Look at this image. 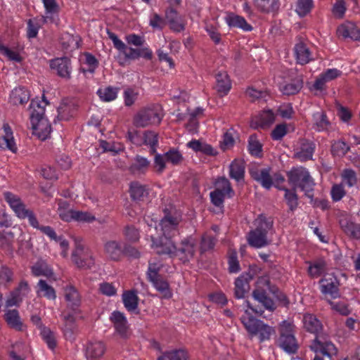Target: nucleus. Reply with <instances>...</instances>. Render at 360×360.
Masks as SVG:
<instances>
[{"label": "nucleus", "instance_id": "obj_13", "mask_svg": "<svg viewBox=\"0 0 360 360\" xmlns=\"http://www.w3.org/2000/svg\"><path fill=\"white\" fill-rule=\"evenodd\" d=\"M172 237L151 236V247L158 255H167L170 257H174L175 243L171 240Z\"/></svg>", "mask_w": 360, "mask_h": 360}, {"label": "nucleus", "instance_id": "obj_44", "mask_svg": "<svg viewBox=\"0 0 360 360\" xmlns=\"http://www.w3.org/2000/svg\"><path fill=\"white\" fill-rule=\"evenodd\" d=\"M30 99V93L25 87L15 88L10 94V102L13 105H23Z\"/></svg>", "mask_w": 360, "mask_h": 360}, {"label": "nucleus", "instance_id": "obj_36", "mask_svg": "<svg viewBox=\"0 0 360 360\" xmlns=\"http://www.w3.org/2000/svg\"><path fill=\"white\" fill-rule=\"evenodd\" d=\"M248 242L252 247L260 248L268 245L267 235L259 231V230H251L248 235Z\"/></svg>", "mask_w": 360, "mask_h": 360}, {"label": "nucleus", "instance_id": "obj_17", "mask_svg": "<svg viewBox=\"0 0 360 360\" xmlns=\"http://www.w3.org/2000/svg\"><path fill=\"white\" fill-rule=\"evenodd\" d=\"M0 150H8L13 153L18 151L13 132L8 123L4 124L0 129Z\"/></svg>", "mask_w": 360, "mask_h": 360}, {"label": "nucleus", "instance_id": "obj_4", "mask_svg": "<svg viewBox=\"0 0 360 360\" xmlns=\"http://www.w3.org/2000/svg\"><path fill=\"white\" fill-rule=\"evenodd\" d=\"M240 320L251 338L258 336L260 342L270 340L271 335L275 333L273 327L252 316H243Z\"/></svg>", "mask_w": 360, "mask_h": 360}, {"label": "nucleus", "instance_id": "obj_23", "mask_svg": "<svg viewBox=\"0 0 360 360\" xmlns=\"http://www.w3.org/2000/svg\"><path fill=\"white\" fill-rule=\"evenodd\" d=\"M4 316L9 328L18 332L25 330L26 326L22 321L19 311L17 309L7 310Z\"/></svg>", "mask_w": 360, "mask_h": 360}, {"label": "nucleus", "instance_id": "obj_38", "mask_svg": "<svg viewBox=\"0 0 360 360\" xmlns=\"http://www.w3.org/2000/svg\"><path fill=\"white\" fill-rule=\"evenodd\" d=\"M303 83L302 76L300 75L292 78L290 82L283 84L280 89L285 95H294L302 89Z\"/></svg>", "mask_w": 360, "mask_h": 360}, {"label": "nucleus", "instance_id": "obj_62", "mask_svg": "<svg viewBox=\"0 0 360 360\" xmlns=\"http://www.w3.org/2000/svg\"><path fill=\"white\" fill-rule=\"evenodd\" d=\"M14 235L11 232H2L0 233L1 248L6 252H11Z\"/></svg>", "mask_w": 360, "mask_h": 360}, {"label": "nucleus", "instance_id": "obj_1", "mask_svg": "<svg viewBox=\"0 0 360 360\" xmlns=\"http://www.w3.org/2000/svg\"><path fill=\"white\" fill-rule=\"evenodd\" d=\"M302 321L306 330L316 335V338L310 345L311 350L315 353L320 352L323 356L328 357L336 354L337 349L334 344L319 335L323 329V325L315 315L306 314L303 316Z\"/></svg>", "mask_w": 360, "mask_h": 360}, {"label": "nucleus", "instance_id": "obj_60", "mask_svg": "<svg viewBox=\"0 0 360 360\" xmlns=\"http://www.w3.org/2000/svg\"><path fill=\"white\" fill-rule=\"evenodd\" d=\"M167 162L171 163L173 165H178L181 163L184 157L181 152L174 148H170L168 151L164 153Z\"/></svg>", "mask_w": 360, "mask_h": 360}, {"label": "nucleus", "instance_id": "obj_19", "mask_svg": "<svg viewBox=\"0 0 360 360\" xmlns=\"http://www.w3.org/2000/svg\"><path fill=\"white\" fill-rule=\"evenodd\" d=\"M123 245L122 242L118 240H107L103 245L106 257L111 261H120L123 257Z\"/></svg>", "mask_w": 360, "mask_h": 360}, {"label": "nucleus", "instance_id": "obj_53", "mask_svg": "<svg viewBox=\"0 0 360 360\" xmlns=\"http://www.w3.org/2000/svg\"><path fill=\"white\" fill-rule=\"evenodd\" d=\"M105 351V346L103 342H90L86 347V354L91 359H98L102 356Z\"/></svg>", "mask_w": 360, "mask_h": 360}, {"label": "nucleus", "instance_id": "obj_58", "mask_svg": "<svg viewBox=\"0 0 360 360\" xmlns=\"http://www.w3.org/2000/svg\"><path fill=\"white\" fill-rule=\"evenodd\" d=\"M41 336L43 340L46 343L48 347L54 350L57 346L56 336L55 333L49 328L43 327L41 330Z\"/></svg>", "mask_w": 360, "mask_h": 360}, {"label": "nucleus", "instance_id": "obj_3", "mask_svg": "<svg viewBox=\"0 0 360 360\" xmlns=\"http://www.w3.org/2000/svg\"><path fill=\"white\" fill-rule=\"evenodd\" d=\"M164 116L162 106L150 104L140 109L134 117V124L137 127L159 124Z\"/></svg>", "mask_w": 360, "mask_h": 360}, {"label": "nucleus", "instance_id": "obj_40", "mask_svg": "<svg viewBox=\"0 0 360 360\" xmlns=\"http://www.w3.org/2000/svg\"><path fill=\"white\" fill-rule=\"evenodd\" d=\"M189 354L186 349H173L162 352L157 360H188Z\"/></svg>", "mask_w": 360, "mask_h": 360}, {"label": "nucleus", "instance_id": "obj_6", "mask_svg": "<svg viewBox=\"0 0 360 360\" xmlns=\"http://www.w3.org/2000/svg\"><path fill=\"white\" fill-rule=\"evenodd\" d=\"M182 221V214L175 208H165L163 217L160 221L162 235L165 237H174L179 233V224Z\"/></svg>", "mask_w": 360, "mask_h": 360}, {"label": "nucleus", "instance_id": "obj_9", "mask_svg": "<svg viewBox=\"0 0 360 360\" xmlns=\"http://www.w3.org/2000/svg\"><path fill=\"white\" fill-rule=\"evenodd\" d=\"M160 269L161 266L160 264L149 262L146 272L147 279L164 298L169 299L172 297V293L169 283L160 274Z\"/></svg>", "mask_w": 360, "mask_h": 360}, {"label": "nucleus", "instance_id": "obj_2", "mask_svg": "<svg viewBox=\"0 0 360 360\" xmlns=\"http://www.w3.org/2000/svg\"><path fill=\"white\" fill-rule=\"evenodd\" d=\"M278 333V346L288 354H295L299 349V344L295 335L294 324L283 321L279 324Z\"/></svg>", "mask_w": 360, "mask_h": 360}, {"label": "nucleus", "instance_id": "obj_18", "mask_svg": "<svg viewBox=\"0 0 360 360\" xmlns=\"http://www.w3.org/2000/svg\"><path fill=\"white\" fill-rule=\"evenodd\" d=\"M50 68L57 75L64 79H70L72 67L70 59L66 56L56 58L50 60Z\"/></svg>", "mask_w": 360, "mask_h": 360}, {"label": "nucleus", "instance_id": "obj_24", "mask_svg": "<svg viewBox=\"0 0 360 360\" xmlns=\"http://www.w3.org/2000/svg\"><path fill=\"white\" fill-rule=\"evenodd\" d=\"M253 276L250 272L243 273L235 281L234 296L237 299L245 297V293L249 289V282Z\"/></svg>", "mask_w": 360, "mask_h": 360}, {"label": "nucleus", "instance_id": "obj_34", "mask_svg": "<svg viewBox=\"0 0 360 360\" xmlns=\"http://www.w3.org/2000/svg\"><path fill=\"white\" fill-rule=\"evenodd\" d=\"M257 9L263 13H276L280 8L279 0H253Z\"/></svg>", "mask_w": 360, "mask_h": 360}, {"label": "nucleus", "instance_id": "obj_45", "mask_svg": "<svg viewBox=\"0 0 360 360\" xmlns=\"http://www.w3.org/2000/svg\"><path fill=\"white\" fill-rule=\"evenodd\" d=\"M312 122L314 129L318 131H326L330 125V122L323 111L314 112L312 115Z\"/></svg>", "mask_w": 360, "mask_h": 360}, {"label": "nucleus", "instance_id": "obj_51", "mask_svg": "<svg viewBox=\"0 0 360 360\" xmlns=\"http://www.w3.org/2000/svg\"><path fill=\"white\" fill-rule=\"evenodd\" d=\"M248 141L249 153L253 157L261 158L262 156V144L258 140L257 134L250 135Z\"/></svg>", "mask_w": 360, "mask_h": 360}, {"label": "nucleus", "instance_id": "obj_25", "mask_svg": "<svg viewBox=\"0 0 360 360\" xmlns=\"http://www.w3.org/2000/svg\"><path fill=\"white\" fill-rule=\"evenodd\" d=\"M337 34L343 39L349 38L354 41L360 39V30L352 22H346L340 25L337 30Z\"/></svg>", "mask_w": 360, "mask_h": 360}, {"label": "nucleus", "instance_id": "obj_61", "mask_svg": "<svg viewBox=\"0 0 360 360\" xmlns=\"http://www.w3.org/2000/svg\"><path fill=\"white\" fill-rule=\"evenodd\" d=\"M45 12L46 17L45 20L46 19H49L51 22L53 21L52 15L57 14L59 11V6L56 1V0H42Z\"/></svg>", "mask_w": 360, "mask_h": 360}, {"label": "nucleus", "instance_id": "obj_63", "mask_svg": "<svg viewBox=\"0 0 360 360\" xmlns=\"http://www.w3.org/2000/svg\"><path fill=\"white\" fill-rule=\"evenodd\" d=\"M13 280V273L12 270L6 266L0 267V287H7Z\"/></svg>", "mask_w": 360, "mask_h": 360}, {"label": "nucleus", "instance_id": "obj_37", "mask_svg": "<svg viewBox=\"0 0 360 360\" xmlns=\"http://www.w3.org/2000/svg\"><path fill=\"white\" fill-rule=\"evenodd\" d=\"M307 273L312 278H316L322 276L326 271L327 264L323 258H319L314 262H308Z\"/></svg>", "mask_w": 360, "mask_h": 360}, {"label": "nucleus", "instance_id": "obj_56", "mask_svg": "<svg viewBox=\"0 0 360 360\" xmlns=\"http://www.w3.org/2000/svg\"><path fill=\"white\" fill-rule=\"evenodd\" d=\"M275 121V114L271 110L261 112L257 117V124L261 128L269 127Z\"/></svg>", "mask_w": 360, "mask_h": 360}, {"label": "nucleus", "instance_id": "obj_39", "mask_svg": "<svg viewBox=\"0 0 360 360\" xmlns=\"http://www.w3.org/2000/svg\"><path fill=\"white\" fill-rule=\"evenodd\" d=\"M122 297L123 304L128 311L134 312L138 309L139 298L136 290L124 291Z\"/></svg>", "mask_w": 360, "mask_h": 360}, {"label": "nucleus", "instance_id": "obj_20", "mask_svg": "<svg viewBox=\"0 0 360 360\" xmlns=\"http://www.w3.org/2000/svg\"><path fill=\"white\" fill-rule=\"evenodd\" d=\"M49 104L48 101L44 96L42 97V100L33 99L31 101L30 104V122H34L38 120L44 119L45 107Z\"/></svg>", "mask_w": 360, "mask_h": 360}, {"label": "nucleus", "instance_id": "obj_28", "mask_svg": "<svg viewBox=\"0 0 360 360\" xmlns=\"http://www.w3.org/2000/svg\"><path fill=\"white\" fill-rule=\"evenodd\" d=\"M150 165L148 158L136 155L129 167V171L134 175L145 174Z\"/></svg>", "mask_w": 360, "mask_h": 360}, {"label": "nucleus", "instance_id": "obj_50", "mask_svg": "<svg viewBox=\"0 0 360 360\" xmlns=\"http://www.w3.org/2000/svg\"><path fill=\"white\" fill-rule=\"evenodd\" d=\"M32 274L35 276H44L46 277L51 276L53 274L52 269L43 260H38L31 266Z\"/></svg>", "mask_w": 360, "mask_h": 360}, {"label": "nucleus", "instance_id": "obj_11", "mask_svg": "<svg viewBox=\"0 0 360 360\" xmlns=\"http://www.w3.org/2000/svg\"><path fill=\"white\" fill-rule=\"evenodd\" d=\"M30 291L31 288L28 282L25 280L20 281L18 285L11 291L8 297L6 300V307H19Z\"/></svg>", "mask_w": 360, "mask_h": 360}, {"label": "nucleus", "instance_id": "obj_35", "mask_svg": "<svg viewBox=\"0 0 360 360\" xmlns=\"http://www.w3.org/2000/svg\"><path fill=\"white\" fill-rule=\"evenodd\" d=\"M188 148L198 153L200 152L206 155L216 156L218 152L211 145L200 141L199 140L192 139L186 144Z\"/></svg>", "mask_w": 360, "mask_h": 360}, {"label": "nucleus", "instance_id": "obj_21", "mask_svg": "<svg viewBox=\"0 0 360 360\" xmlns=\"http://www.w3.org/2000/svg\"><path fill=\"white\" fill-rule=\"evenodd\" d=\"M63 326L61 330L63 335L67 340L72 341L75 338L77 332V325L75 316L71 314H63Z\"/></svg>", "mask_w": 360, "mask_h": 360}, {"label": "nucleus", "instance_id": "obj_52", "mask_svg": "<svg viewBox=\"0 0 360 360\" xmlns=\"http://www.w3.org/2000/svg\"><path fill=\"white\" fill-rule=\"evenodd\" d=\"M214 189L219 190L222 195L228 198H233L235 194L230 181L225 176L218 178L216 182V188Z\"/></svg>", "mask_w": 360, "mask_h": 360}, {"label": "nucleus", "instance_id": "obj_31", "mask_svg": "<svg viewBox=\"0 0 360 360\" xmlns=\"http://www.w3.org/2000/svg\"><path fill=\"white\" fill-rule=\"evenodd\" d=\"M252 297L259 303L262 304L264 308L270 311H274L276 307L274 300L269 297L266 290L257 286L252 292Z\"/></svg>", "mask_w": 360, "mask_h": 360}, {"label": "nucleus", "instance_id": "obj_46", "mask_svg": "<svg viewBox=\"0 0 360 360\" xmlns=\"http://www.w3.org/2000/svg\"><path fill=\"white\" fill-rule=\"evenodd\" d=\"M65 300L70 303L72 309H75L80 304V295L77 290L72 285H67L64 288Z\"/></svg>", "mask_w": 360, "mask_h": 360}, {"label": "nucleus", "instance_id": "obj_32", "mask_svg": "<svg viewBox=\"0 0 360 360\" xmlns=\"http://www.w3.org/2000/svg\"><path fill=\"white\" fill-rule=\"evenodd\" d=\"M31 126L33 134L42 141L46 140L51 134V127L46 118L32 122Z\"/></svg>", "mask_w": 360, "mask_h": 360}, {"label": "nucleus", "instance_id": "obj_27", "mask_svg": "<svg viewBox=\"0 0 360 360\" xmlns=\"http://www.w3.org/2000/svg\"><path fill=\"white\" fill-rule=\"evenodd\" d=\"M252 178L259 183L261 186L269 190L273 185V177L270 174V168H263L250 172Z\"/></svg>", "mask_w": 360, "mask_h": 360}, {"label": "nucleus", "instance_id": "obj_47", "mask_svg": "<svg viewBox=\"0 0 360 360\" xmlns=\"http://www.w3.org/2000/svg\"><path fill=\"white\" fill-rule=\"evenodd\" d=\"M256 230L268 235L269 232L273 229L274 220L271 217H266L264 214H259L255 221Z\"/></svg>", "mask_w": 360, "mask_h": 360}, {"label": "nucleus", "instance_id": "obj_12", "mask_svg": "<svg viewBox=\"0 0 360 360\" xmlns=\"http://www.w3.org/2000/svg\"><path fill=\"white\" fill-rule=\"evenodd\" d=\"M165 18L167 24L173 32L179 33L185 30L186 20L174 7L169 6L165 10Z\"/></svg>", "mask_w": 360, "mask_h": 360}, {"label": "nucleus", "instance_id": "obj_55", "mask_svg": "<svg viewBox=\"0 0 360 360\" xmlns=\"http://www.w3.org/2000/svg\"><path fill=\"white\" fill-rule=\"evenodd\" d=\"M285 191L284 198L286 201V204L288 205L289 210L292 212H294L297 206H298V196L296 193V189L292 188L289 189L288 188L283 187V188H280Z\"/></svg>", "mask_w": 360, "mask_h": 360}, {"label": "nucleus", "instance_id": "obj_57", "mask_svg": "<svg viewBox=\"0 0 360 360\" xmlns=\"http://www.w3.org/2000/svg\"><path fill=\"white\" fill-rule=\"evenodd\" d=\"M57 118L59 120H68L73 116V106L65 101H63L57 108Z\"/></svg>", "mask_w": 360, "mask_h": 360}, {"label": "nucleus", "instance_id": "obj_59", "mask_svg": "<svg viewBox=\"0 0 360 360\" xmlns=\"http://www.w3.org/2000/svg\"><path fill=\"white\" fill-rule=\"evenodd\" d=\"M314 7L313 0H297L295 11L300 17H304Z\"/></svg>", "mask_w": 360, "mask_h": 360}, {"label": "nucleus", "instance_id": "obj_33", "mask_svg": "<svg viewBox=\"0 0 360 360\" xmlns=\"http://www.w3.org/2000/svg\"><path fill=\"white\" fill-rule=\"evenodd\" d=\"M226 22L230 27L240 29L244 32H250L253 29L244 17L234 13L229 14L226 18Z\"/></svg>", "mask_w": 360, "mask_h": 360}, {"label": "nucleus", "instance_id": "obj_49", "mask_svg": "<svg viewBox=\"0 0 360 360\" xmlns=\"http://www.w3.org/2000/svg\"><path fill=\"white\" fill-rule=\"evenodd\" d=\"M264 282L266 285L269 291L274 295L275 298L278 300L279 304L284 307H288L289 304V300L286 295L281 291L277 287L271 285L269 279L262 278L259 283Z\"/></svg>", "mask_w": 360, "mask_h": 360}, {"label": "nucleus", "instance_id": "obj_16", "mask_svg": "<svg viewBox=\"0 0 360 360\" xmlns=\"http://www.w3.org/2000/svg\"><path fill=\"white\" fill-rule=\"evenodd\" d=\"M321 292L329 296L330 299H337L340 297V281L335 276L323 278L319 281Z\"/></svg>", "mask_w": 360, "mask_h": 360}, {"label": "nucleus", "instance_id": "obj_30", "mask_svg": "<svg viewBox=\"0 0 360 360\" xmlns=\"http://www.w3.org/2000/svg\"><path fill=\"white\" fill-rule=\"evenodd\" d=\"M294 54L297 63L300 65L307 64L312 60L311 53L307 45L303 41H300L295 45Z\"/></svg>", "mask_w": 360, "mask_h": 360}, {"label": "nucleus", "instance_id": "obj_14", "mask_svg": "<svg viewBox=\"0 0 360 360\" xmlns=\"http://www.w3.org/2000/svg\"><path fill=\"white\" fill-rule=\"evenodd\" d=\"M316 149L315 143L306 139L300 140L298 146L294 150V158L300 162L312 160Z\"/></svg>", "mask_w": 360, "mask_h": 360}, {"label": "nucleus", "instance_id": "obj_26", "mask_svg": "<svg viewBox=\"0 0 360 360\" xmlns=\"http://www.w3.org/2000/svg\"><path fill=\"white\" fill-rule=\"evenodd\" d=\"M214 89L217 94L223 97L229 94L231 89V82L226 72H219L216 76Z\"/></svg>", "mask_w": 360, "mask_h": 360}, {"label": "nucleus", "instance_id": "obj_29", "mask_svg": "<svg viewBox=\"0 0 360 360\" xmlns=\"http://www.w3.org/2000/svg\"><path fill=\"white\" fill-rule=\"evenodd\" d=\"M245 164L238 159L233 160L229 165V176L238 184L245 180Z\"/></svg>", "mask_w": 360, "mask_h": 360}, {"label": "nucleus", "instance_id": "obj_8", "mask_svg": "<svg viewBox=\"0 0 360 360\" xmlns=\"http://www.w3.org/2000/svg\"><path fill=\"white\" fill-rule=\"evenodd\" d=\"M74 241L75 248L72 253L73 263L81 269H91L95 264L92 252L84 247L81 238L75 237Z\"/></svg>", "mask_w": 360, "mask_h": 360}, {"label": "nucleus", "instance_id": "obj_41", "mask_svg": "<svg viewBox=\"0 0 360 360\" xmlns=\"http://www.w3.org/2000/svg\"><path fill=\"white\" fill-rule=\"evenodd\" d=\"M149 194L147 186L135 181L130 185V196L134 200L144 201Z\"/></svg>", "mask_w": 360, "mask_h": 360}, {"label": "nucleus", "instance_id": "obj_10", "mask_svg": "<svg viewBox=\"0 0 360 360\" xmlns=\"http://www.w3.org/2000/svg\"><path fill=\"white\" fill-rule=\"evenodd\" d=\"M197 240L193 236L184 237L175 244L174 257L183 263L188 262L195 256Z\"/></svg>", "mask_w": 360, "mask_h": 360}, {"label": "nucleus", "instance_id": "obj_54", "mask_svg": "<svg viewBox=\"0 0 360 360\" xmlns=\"http://www.w3.org/2000/svg\"><path fill=\"white\" fill-rule=\"evenodd\" d=\"M217 239L215 236L205 233H204L200 242V252L204 254L206 252L211 251L214 249Z\"/></svg>", "mask_w": 360, "mask_h": 360}, {"label": "nucleus", "instance_id": "obj_42", "mask_svg": "<svg viewBox=\"0 0 360 360\" xmlns=\"http://www.w3.org/2000/svg\"><path fill=\"white\" fill-rule=\"evenodd\" d=\"M36 292L38 297H44L49 300H55L57 297L55 289L42 279L37 283Z\"/></svg>", "mask_w": 360, "mask_h": 360}, {"label": "nucleus", "instance_id": "obj_15", "mask_svg": "<svg viewBox=\"0 0 360 360\" xmlns=\"http://www.w3.org/2000/svg\"><path fill=\"white\" fill-rule=\"evenodd\" d=\"M339 224L342 231L350 238L360 240V224L354 222L347 214L340 215Z\"/></svg>", "mask_w": 360, "mask_h": 360}, {"label": "nucleus", "instance_id": "obj_5", "mask_svg": "<svg viewBox=\"0 0 360 360\" xmlns=\"http://www.w3.org/2000/svg\"><path fill=\"white\" fill-rule=\"evenodd\" d=\"M289 184L295 189L300 188L307 193L313 191L314 181L308 169L304 167H294L287 172Z\"/></svg>", "mask_w": 360, "mask_h": 360}, {"label": "nucleus", "instance_id": "obj_64", "mask_svg": "<svg viewBox=\"0 0 360 360\" xmlns=\"http://www.w3.org/2000/svg\"><path fill=\"white\" fill-rule=\"evenodd\" d=\"M349 149L350 147L346 142L342 140H338L333 143L331 147V152L333 155L340 157L347 154Z\"/></svg>", "mask_w": 360, "mask_h": 360}, {"label": "nucleus", "instance_id": "obj_43", "mask_svg": "<svg viewBox=\"0 0 360 360\" xmlns=\"http://www.w3.org/2000/svg\"><path fill=\"white\" fill-rule=\"evenodd\" d=\"M0 55L6 58L9 61L17 63H21L23 61V57L20 55L18 49H11L6 46L0 39Z\"/></svg>", "mask_w": 360, "mask_h": 360}, {"label": "nucleus", "instance_id": "obj_48", "mask_svg": "<svg viewBox=\"0 0 360 360\" xmlns=\"http://www.w3.org/2000/svg\"><path fill=\"white\" fill-rule=\"evenodd\" d=\"M119 91V87L108 86L98 89L96 94L102 101L111 102L117 98Z\"/></svg>", "mask_w": 360, "mask_h": 360}, {"label": "nucleus", "instance_id": "obj_7", "mask_svg": "<svg viewBox=\"0 0 360 360\" xmlns=\"http://www.w3.org/2000/svg\"><path fill=\"white\" fill-rule=\"evenodd\" d=\"M108 36L113 43L114 47L120 53L124 55L125 58L136 60L142 57L146 60H150L153 57V51L148 46L139 49L127 47V46L118 38L116 34L109 30L107 31Z\"/></svg>", "mask_w": 360, "mask_h": 360}, {"label": "nucleus", "instance_id": "obj_22", "mask_svg": "<svg viewBox=\"0 0 360 360\" xmlns=\"http://www.w3.org/2000/svg\"><path fill=\"white\" fill-rule=\"evenodd\" d=\"M110 320L113 323L115 331L122 338H126L128 326L127 319L124 313L120 311H114L110 316Z\"/></svg>", "mask_w": 360, "mask_h": 360}]
</instances>
